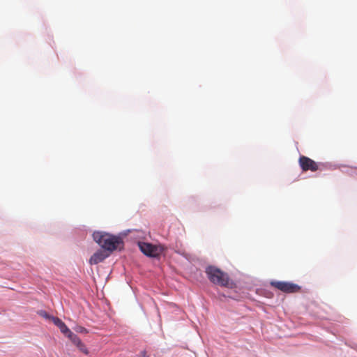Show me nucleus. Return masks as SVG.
I'll return each mask as SVG.
<instances>
[{"mask_svg": "<svg viewBox=\"0 0 357 357\" xmlns=\"http://www.w3.org/2000/svg\"><path fill=\"white\" fill-rule=\"evenodd\" d=\"M270 284L284 293H295L301 289L298 285L290 282L273 280L271 281Z\"/></svg>", "mask_w": 357, "mask_h": 357, "instance_id": "3", "label": "nucleus"}, {"mask_svg": "<svg viewBox=\"0 0 357 357\" xmlns=\"http://www.w3.org/2000/svg\"><path fill=\"white\" fill-rule=\"evenodd\" d=\"M206 273L208 280L213 284L225 287H232V282H231L227 273L223 272L220 268L209 266L206 268Z\"/></svg>", "mask_w": 357, "mask_h": 357, "instance_id": "2", "label": "nucleus"}, {"mask_svg": "<svg viewBox=\"0 0 357 357\" xmlns=\"http://www.w3.org/2000/svg\"><path fill=\"white\" fill-rule=\"evenodd\" d=\"M138 246L145 255L151 257H158L162 252L161 247L149 243L139 242Z\"/></svg>", "mask_w": 357, "mask_h": 357, "instance_id": "4", "label": "nucleus"}, {"mask_svg": "<svg viewBox=\"0 0 357 357\" xmlns=\"http://www.w3.org/2000/svg\"><path fill=\"white\" fill-rule=\"evenodd\" d=\"M140 357H149V356L145 351H142L140 352Z\"/></svg>", "mask_w": 357, "mask_h": 357, "instance_id": "11", "label": "nucleus"}, {"mask_svg": "<svg viewBox=\"0 0 357 357\" xmlns=\"http://www.w3.org/2000/svg\"><path fill=\"white\" fill-rule=\"evenodd\" d=\"M298 162L303 172H316L320 169L321 165L319 163L307 156L301 155L298 159Z\"/></svg>", "mask_w": 357, "mask_h": 357, "instance_id": "5", "label": "nucleus"}, {"mask_svg": "<svg viewBox=\"0 0 357 357\" xmlns=\"http://www.w3.org/2000/svg\"><path fill=\"white\" fill-rule=\"evenodd\" d=\"M93 240L105 250L112 252L116 250H121L123 242L121 237L102 231L93 234Z\"/></svg>", "mask_w": 357, "mask_h": 357, "instance_id": "1", "label": "nucleus"}, {"mask_svg": "<svg viewBox=\"0 0 357 357\" xmlns=\"http://www.w3.org/2000/svg\"><path fill=\"white\" fill-rule=\"evenodd\" d=\"M77 347L79 349V350L80 351H82V353H84V354L86 355H88L89 354V350L88 349L86 348V345L82 342H81L80 344H79Z\"/></svg>", "mask_w": 357, "mask_h": 357, "instance_id": "9", "label": "nucleus"}, {"mask_svg": "<svg viewBox=\"0 0 357 357\" xmlns=\"http://www.w3.org/2000/svg\"><path fill=\"white\" fill-rule=\"evenodd\" d=\"M52 322L60 329L61 332L65 335L70 333V330L66 324L58 317H52Z\"/></svg>", "mask_w": 357, "mask_h": 357, "instance_id": "7", "label": "nucleus"}, {"mask_svg": "<svg viewBox=\"0 0 357 357\" xmlns=\"http://www.w3.org/2000/svg\"><path fill=\"white\" fill-rule=\"evenodd\" d=\"M39 314L46 319H51L52 320V316L49 315L45 311H40L39 312Z\"/></svg>", "mask_w": 357, "mask_h": 357, "instance_id": "10", "label": "nucleus"}, {"mask_svg": "<svg viewBox=\"0 0 357 357\" xmlns=\"http://www.w3.org/2000/svg\"><path fill=\"white\" fill-rule=\"evenodd\" d=\"M66 336H67L76 346H77L82 342L79 337L77 335L74 334L71 331L70 333H67Z\"/></svg>", "mask_w": 357, "mask_h": 357, "instance_id": "8", "label": "nucleus"}, {"mask_svg": "<svg viewBox=\"0 0 357 357\" xmlns=\"http://www.w3.org/2000/svg\"><path fill=\"white\" fill-rule=\"evenodd\" d=\"M86 330L83 327H79V330L77 331L79 332H85Z\"/></svg>", "mask_w": 357, "mask_h": 357, "instance_id": "12", "label": "nucleus"}, {"mask_svg": "<svg viewBox=\"0 0 357 357\" xmlns=\"http://www.w3.org/2000/svg\"><path fill=\"white\" fill-rule=\"evenodd\" d=\"M108 256L109 254H107L105 251L98 250L89 259V263L91 264H97L102 261Z\"/></svg>", "mask_w": 357, "mask_h": 357, "instance_id": "6", "label": "nucleus"}]
</instances>
